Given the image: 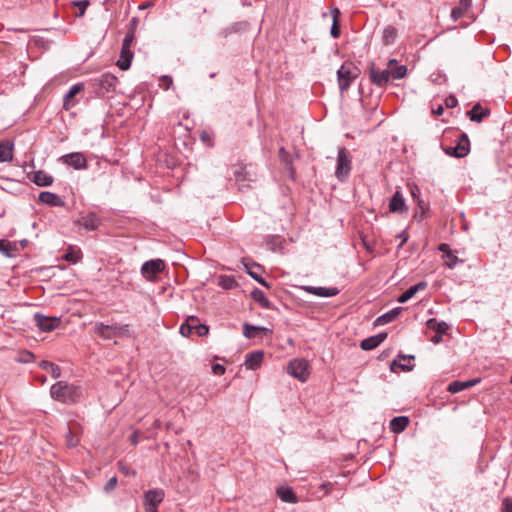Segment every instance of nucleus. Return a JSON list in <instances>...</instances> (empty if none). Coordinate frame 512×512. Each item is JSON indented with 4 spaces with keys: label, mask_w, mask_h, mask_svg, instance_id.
<instances>
[{
    "label": "nucleus",
    "mask_w": 512,
    "mask_h": 512,
    "mask_svg": "<svg viewBox=\"0 0 512 512\" xmlns=\"http://www.w3.org/2000/svg\"><path fill=\"white\" fill-rule=\"evenodd\" d=\"M50 395L56 401L73 404L81 398L82 389L78 385L59 381L51 386Z\"/></svg>",
    "instance_id": "f257e3e1"
},
{
    "label": "nucleus",
    "mask_w": 512,
    "mask_h": 512,
    "mask_svg": "<svg viewBox=\"0 0 512 512\" xmlns=\"http://www.w3.org/2000/svg\"><path fill=\"white\" fill-rule=\"evenodd\" d=\"M93 332L103 340H111L116 337H131L132 332L128 324H104L96 322L93 326Z\"/></svg>",
    "instance_id": "f03ea898"
},
{
    "label": "nucleus",
    "mask_w": 512,
    "mask_h": 512,
    "mask_svg": "<svg viewBox=\"0 0 512 512\" xmlns=\"http://www.w3.org/2000/svg\"><path fill=\"white\" fill-rule=\"evenodd\" d=\"M232 171L239 188L249 187L258 177L257 167L253 164L238 163L232 167Z\"/></svg>",
    "instance_id": "7ed1b4c3"
},
{
    "label": "nucleus",
    "mask_w": 512,
    "mask_h": 512,
    "mask_svg": "<svg viewBox=\"0 0 512 512\" xmlns=\"http://www.w3.org/2000/svg\"><path fill=\"white\" fill-rule=\"evenodd\" d=\"M359 76V69L353 63H344L337 70L338 86L344 93Z\"/></svg>",
    "instance_id": "20e7f679"
},
{
    "label": "nucleus",
    "mask_w": 512,
    "mask_h": 512,
    "mask_svg": "<svg viewBox=\"0 0 512 512\" xmlns=\"http://www.w3.org/2000/svg\"><path fill=\"white\" fill-rule=\"evenodd\" d=\"M352 169V157L349 151L342 147L339 148L337 154V165L335 169V177L340 181L344 182L349 177Z\"/></svg>",
    "instance_id": "39448f33"
},
{
    "label": "nucleus",
    "mask_w": 512,
    "mask_h": 512,
    "mask_svg": "<svg viewBox=\"0 0 512 512\" xmlns=\"http://www.w3.org/2000/svg\"><path fill=\"white\" fill-rule=\"evenodd\" d=\"M180 334L183 337H189L192 333L197 336H206L209 332V327L205 324L200 323L196 316L187 317L186 321L180 326Z\"/></svg>",
    "instance_id": "423d86ee"
},
{
    "label": "nucleus",
    "mask_w": 512,
    "mask_h": 512,
    "mask_svg": "<svg viewBox=\"0 0 512 512\" xmlns=\"http://www.w3.org/2000/svg\"><path fill=\"white\" fill-rule=\"evenodd\" d=\"M287 372L301 382H305L309 376V363L305 359H293L288 363Z\"/></svg>",
    "instance_id": "0eeeda50"
},
{
    "label": "nucleus",
    "mask_w": 512,
    "mask_h": 512,
    "mask_svg": "<svg viewBox=\"0 0 512 512\" xmlns=\"http://www.w3.org/2000/svg\"><path fill=\"white\" fill-rule=\"evenodd\" d=\"M470 150L469 139L466 134H462L455 146H450L444 148V151L447 155L453 156L456 158L465 157Z\"/></svg>",
    "instance_id": "6e6552de"
},
{
    "label": "nucleus",
    "mask_w": 512,
    "mask_h": 512,
    "mask_svg": "<svg viewBox=\"0 0 512 512\" xmlns=\"http://www.w3.org/2000/svg\"><path fill=\"white\" fill-rule=\"evenodd\" d=\"M165 268V263L161 259L146 261L141 267V273L147 280H152L157 274Z\"/></svg>",
    "instance_id": "1a4fd4ad"
},
{
    "label": "nucleus",
    "mask_w": 512,
    "mask_h": 512,
    "mask_svg": "<svg viewBox=\"0 0 512 512\" xmlns=\"http://www.w3.org/2000/svg\"><path fill=\"white\" fill-rule=\"evenodd\" d=\"M34 321L36 326L43 332H50L56 329L60 325V318L48 317L40 313L34 315Z\"/></svg>",
    "instance_id": "9d476101"
},
{
    "label": "nucleus",
    "mask_w": 512,
    "mask_h": 512,
    "mask_svg": "<svg viewBox=\"0 0 512 512\" xmlns=\"http://www.w3.org/2000/svg\"><path fill=\"white\" fill-rule=\"evenodd\" d=\"M95 82L98 85L97 93L104 95L115 90L118 80L113 74L105 73L96 79Z\"/></svg>",
    "instance_id": "9b49d317"
},
{
    "label": "nucleus",
    "mask_w": 512,
    "mask_h": 512,
    "mask_svg": "<svg viewBox=\"0 0 512 512\" xmlns=\"http://www.w3.org/2000/svg\"><path fill=\"white\" fill-rule=\"evenodd\" d=\"M369 77L374 85L378 87H384L389 82L390 70H379L375 67V64L372 63L369 67Z\"/></svg>",
    "instance_id": "f8f14e48"
},
{
    "label": "nucleus",
    "mask_w": 512,
    "mask_h": 512,
    "mask_svg": "<svg viewBox=\"0 0 512 512\" xmlns=\"http://www.w3.org/2000/svg\"><path fill=\"white\" fill-rule=\"evenodd\" d=\"M61 161L64 164L72 166L74 169L81 170L87 168V160L84 154L80 152H74L66 154L61 157Z\"/></svg>",
    "instance_id": "ddd939ff"
},
{
    "label": "nucleus",
    "mask_w": 512,
    "mask_h": 512,
    "mask_svg": "<svg viewBox=\"0 0 512 512\" xmlns=\"http://www.w3.org/2000/svg\"><path fill=\"white\" fill-rule=\"evenodd\" d=\"M84 90L83 83H77L70 87L63 98V108L68 111L76 105L75 96Z\"/></svg>",
    "instance_id": "4468645a"
},
{
    "label": "nucleus",
    "mask_w": 512,
    "mask_h": 512,
    "mask_svg": "<svg viewBox=\"0 0 512 512\" xmlns=\"http://www.w3.org/2000/svg\"><path fill=\"white\" fill-rule=\"evenodd\" d=\"M264 359V352L261 350L250 352L245 357L244 365L248 370H257L261 367Z\"/></svg>",
    "instance_id": "2eb2a0df"
},
{
    "label": "nucleus",
    "mask_w": 512,
    "mask_h": 512,
    "mask_svg": "<svg viewBox=\"0 0 512 512\" xmlns=\"http://www.w3.org/2000/svg\"><path fill=\"white\" fill-rule=\"evenodd\" d=\"M303 289L313 295L319 297H333L339 293V289L336 287H314V286H304Z\"/></svg>",
    "instance_id": "dca6fc26"
},
{
    "label": "nucleus",
    "mask_w": 512,
    "mask_h": 512,
    "mask_svg": "<svg viewBox=\"0 0 512 512\" xmlns=\"http://www.w3.org/2000/svg\"><path fill=\"white\" fill-rule=\"evenodd\" d=\"M387 337V333H379L361 341L360 347L365 350H373L378 347Z\"/></svg>",
    "instance_id": "f3484780"
},
{
    "label": "nucleus",
    "mask_w": 512,
    "mask_h": 512,
    "mask_svg": "<svg viewBox=\"0 0 512 512\" xmlns=\"http://www.w3.org/2000/svg\"><path fill=\"white\" fill-rule=\"evenodd\" d=\"M164 491L162 489H151L144 494L145 504L158 506L164 499Z\"/></svg>",
    "instance_id": "a211bd4d"
},
{
    "label": "nucleus",
    "mask_w": 512,
    "mask_h": 512,
    "mask_svg": "<svg viewBox=\"0 0 512 512\" xmlns=\"http://www.w3.org/2000/svg\"><path fill=\"white\" fill-rule=\"evenodd\" d=\"M132 59L133 52L131 51V48L122 45L117 66L123 71L128 70L131 66Z\"/></svg>",
    "instance_id": "6ab92c4d"
},
{
    "label": "nucleus",
    "mask_w": 512,
    "mask_h": 512,
    "mask_svg": "<svg viewBox=\"0 0 512 512\" xmlns=\"http://www.w3.org/2000/svg\"><path fill=\"white\" fill-rule=\"evenodd\" d=\"M247 273L263 286L269 287L267 282L262 278V267L256 263L244 262Z\"/></svg>",
    "instance_id": "aec40b11"
},
{
    "label": "nucleus",
    "mask_w": 512,
    "mask_h": 512,
    "mask_svg": "<svg viewBox=\"0 0 512 512\" xmlns=\"http://www.w3.org/2000/svg\"><path fill=\"white\" fill-rule=\"evenodd\" d=\"M406 209L407 208L402 193L400 191H396L393 197L390 199L389 210L393 213H401Z\"/></svg>",
    "instance_id": "412c9836"
},
{
    "label": "nucleus",
    "mask_w": 512,
    "mask_h": 512,
    "mask_svg": "<svg viewBox=\"0 0 512 512\" xmlns=\"http://www.w3.org/2000/svg\"><path fill=\"white\" fill-rule=\"evenodd\" d=\"M39 201L54 207H61L64 205V202L57 194L49 191L41 192L39 194Z\"/></svg>",
    "instance_id": "4be33fe9"
},
{
    "label": "nucleus",
    "mask_w": 512,
    "mask_h": 512,
    "mask_svg": "<svg viewBox=\"0 0 512 512\" xmlns=\"http://www.w3.org/2000/svg\"><path fill=\"white\" fill-rule=\"evenodd\" d=\"M427 287V283L422 281V282H419L413 286H411L410 288H408L398 299L397 301L399 303H405L407 302L409 299H411L417 292L419 291H422L424 289H426Z\"/></svg>",
    "instance_id": "5701e85b"
},
{
    "label": "nucleus",
    "mask_w": 512,
    "mask_h": 512,
    "mask_svg": "<svg viewBox=\"0 0 512 512\" xmlns=\"http://www.w3.org/2000/svg\"><path fill=\"white\" fill-rule=\"evenodd\" d=\"M32 181L39 187H47L53 183V177L40 170L33 174Z\"/></svg>",
    "instance_id": "b1692460"
},
{
    "label": "nucleus",
    "mask_w": 512,
    "mask_h": 512,
    "mask_svg": "<svg viewBox=\"0 0 512 512\" xmlns=\"http://www.w3.org/2000/svg\"><path fill=\"white\" fill-rule=\"evenodd\" d=\"M468 116L471 121L480 123L485 117L489 115L488 109H483L480 104H476L468 111Z\"/></svg>",
    "instance_id": "393cba45"
},
{
    "label": "nucleus",
    "mask_w": 512,
    "mask_h": 512,
    "mask_svg": "<svg viewBox=\"0 0 512 512\" xmlns=\"http://www.w3.org/2000/svg\"><path fill=\"white\" fill-rule=\"evenodd\" d=\"M479 380H469V381H453L449 384L447 390L452 393H458L465 389H468L478 383Z\"/></svg>",
    "instance_id": "a878e982"
},
{
    "label": "nucleus",
    "mask_w": 512,
    "mask_h": 512,
    "mask_svg": "<svg viewBox=\"0 0 512 512\" xmlns=\"http://www.w3.org/2000/svg\"><path fill=\"white\" fill-rule=\"evenodd\" d=\"M80 224L87 230H95L100 224V219L94 213H89L79 220Z\"/></svg>",
    "instance_id": "bb28decb"
},
{
    "label": "nucleus",
    "mask_w": 512,
    "mask_h": 512,
    "mask_svg": "<svg viewBox=\"0 0 512 512\" xmlns=\"http://www.w3.org/2000/svg\"><path fill=\"white\" fill-rule=\"evenodd\" d=\"M403 311L402 307H396L392 310L384 313L383 315L379 316L376 320L377 324L385 325L392 321H394Z\"/></svg>",
    "instance_id": "cd10ccee"
},
{
    "label": "nucleus",
    "mask_w": 512,
    "mask_h": 512,
    "mask_svg": "<svg viewBox=\"0 0 512 512\" xmlns=\"http://www.w3.org/2000/svg\"><path fill=\"white\" fill-rule=\"evenodd\" d=\"M408 424H409V419L407 417H405V416L394 417L390 421V429L394 433H401L402 431H404L406 429Z\"/></svg>",
    "instance_id": "c85d7f7f"
},
{
    "label": "nucleus",
    "mask_w": 512,
    "mask_h": 512,
    "mask_svg": "<svg viewBox=\"0 0 512 512\" xmlns=\"http://www.w3.org/2000/svg\"><path fill=\"white\" fill-rule=\"evenodd\" d=\"M13 157V144L9 141L0 142V162H7L12 160Z\"/></svg>",
    "instance_id": "c756f323"
},
{
    "label": "nucleus",
    "mask_w": 512,
    "mask_h": 512,
    "mask_svg": "<svg viewBox=\"0 0 512 512\" xmlns=\"http://www.w3.org/2000/svg\"><path fill=\"white\" fill-rule=\"evenodd\" d=\"M262 332L268 333V332H270V330L265 327H261V326H253V325H249V324L243 325V335L246 338H255Z\"/></svg>",
    "instance_id": "7c9ffc66"
},
{
    "label": "nucleus",
    "mask_w": 512,
    "mask_h": 512,
    "mask_svg": "<svg viewBox=\"0 0 512 512\" xmlns=\"http://www.w3.org/2000/svg\"><path fill=\"white\" fill-rule=\"evenodd\" d=\"M414 356L411 355H399L397 359L393 361V364L398 366L403 371H410L413 368L412 361Z\"/></svg>",
    "instance_id": "2f4dec72"
},
{
    "label": "nucleus",
    "mask_w": 512,
    "mask_h": 512,
    "mask_svg": "<svg viewBox=\"0 0 512 512\" xmlns=\"http://www.w3.org/2000/svg\"><path fill=\"white\" fill-rule=\"evenodd\" d=\"M397 29L393 26H386L382 31V42L384 45H391L396 41Z\"/></svg>",
    "instance_id": "473e14b6"
},
{
    "label": "nucleus",
    "mask_w": 512,
    "mask_h": 512,
    "mask_svg": "<svg viewBox=\"0 0 512 512\" xmlns=\"http://www.w3.org/2000/svg\"><path fill=\"white\" fill-rule=\"evenodd\" d=\"M277 494L283 502L296 503L297 497L294 491L288 487H280L277 489Z\"/></svg>",
    "instance_id": "72a5a7b5"
},
{
    "label": "nucleus",
    "mask_w": 512,
    "mask_h": 512,
    "mask_svg": "<svg viewBox=\"0 0 512 512\" xmlns=\"http://www.w3.org/2000/svg\"><path fill=\"white\" fill-rule=\"evenodd\" d=\"M251 296H252V298L254 299V301H256L257 303H259V305H260L262 308H265V309H269V308H271V303H270V301L268 300V298L266 297L265 293H264L261 289L255 288V289L251 292Z\"/></svg>",
    "instance_id": "f704fd0d"
},
{
    "label": "nucleus",
    "mask_w": 512,
    "mask_h": 512,
    "mask_svg": "<svg viewBox=\"0 0 512 512\" xmlns=\"http://www.w3.org/2000/svg\"><path fill=\"white\" fill-rule=\"evenodd\" d=\"M39 367L45 371H47L48 373L51 374V376L53 378H59L61 376V369L58 365L50 362V361H46V360H43L39 363Z\"/></svg>",
    "instance_id": "c9c22d12"
},
{
    "label": "nucleus",
    "mask_w": 512,
    "mask_h": 512,
    "mask_svg": "<svg viewBox=\"0 0 512 512\" xmlns=\"http://www.w3.org/2000/svg\"><path fill=\"white\" fill-rule=\"evenodd\" d=\"M330 14H331L332 20H333L330 34L333 38H338L340 36V30H339L340 11L338 8H333L330 10Z\"/></svg>",
    "instance_id": "e433bc0d"
},
{
    "label": "nucleus",
    "mask_w": 512,
    "mask_h": 512,
    "mask_svg": "<svg viewBox=\"0 0 512 512\" xmlns=\"http://www.w3.org/2000/svg\"><path fill=\"white\" fill-rule=\"evenodd\" d=\"M426 325L429 329L436 331L438 334H444L449 329V325L446 322H439L435 318L429 319Z\"/></svg>",
    "instance_id": "4c0bfd02"
},
{
    "label": "nucleus",
    "mask_w": 512,
    "mask_h": 512,
    "mask_svg": "<svg viewBox=\"0 0 512 512\" xmlns=\"http://www.w3.org/2000/svg\"><path fill=\"white\" fill-rule=\"evenodd\" d=\"M390 70V77L396 80L403 79L407 75V66L398 65Z\"/></svg>",
    "instance_id": "58836bf2"
},
{
    "label": "nucleus",
    "mask_w": 512,
    "mask_h": 512,
    "mask_svg": "<svg viewBox=\"0 0 512 512\" xmlns=\"http://www.w3.org/2000/svg\"><path fill=\"white\" fill-rule=\"evenodd\" d=\"M444 258V261H445V265L449 268V269H454L457 264L459 263H463V260H460L457 255L455 254L454 251H452L451 253H448Z\"/></svg>",
    "instance_id": "ea45409f"
},
{
    "label": "nucleus",
    "mask_w": 512,
    "mask_h": 512,
    "mask_svg": "<svg viewBox=\"0 0 512 512\" xmlns=\"http://www.w3.org/2000/svg\"><path fill=\"white\" fill-rule=\"evenodd\" d=\"M79 443V435L74 432L72 427H69L66 433V444L68 447H75Z\"/></svg>",
    "instance_id": "a19ab883"
},
{
    "label": "nucleus",
    "mask_w": 512,
    "mask_h": 512,
    "mask_svg": "<svg viewBox=\"0 0 512 512\" xmlns=\"http://www.w3.org/2000/svg\"><path fill=\"white\" fill-rule=\"evenodd\" d=\"M64 259L71 263H77L81 259V253L70 249L65 253Z\"/></svg>",
    "instance_id": "79ce46f5"
},
{
    "label": "nucleus",
    "mask_w": 512,
    "mask_h": 512,
    "mask_svg": "<svg viewBox=\"0 0 512 512\" xmlns=\"http://www.w3.org/2000/svg\"><path fill=\"white\" fill-rule=\"evenodd\" d=\"M173 84V79L170 76L164 75L160 78L159 86L164 89L168 90Z\"/></svg>",
    "instance_id": "37998d69"
},
{
    "label": "nucleus",
    "mask_w": 512,
    "mask_h": 512,
    "mask_svg": "<svg viewBox=\"0 0 512 512\" xmlns=\"http://www.w3.org/2000/svg\"><path fill=\"white\" fill-rule=\"evenodd\" d=\"M11 249H12V244L9 241L0 240V252H2L4 255L10 257L11 256V253H10Z\"/></svg>",
    "instance_id": "c03bdc74"
},
{
    "label": "nucleus",
    "mask_w": 512,
    "mask_h": 512,
    "mask_svg": "<svg viewBox=\"0 0 512 512\" xmlns=\"http://www.w3.org/2000/svg\"><path fill=\"white\" fill-rule=\"evenodd\" d=\"M465 11H466V9H464L463 7H455L451 11V18L454 21H457L459 18H461L464 15Z\"/></svg>",
    "instance_id": "a18cd8bd"
},
{
    "label": "nucleus",
    "mask_w": 512,
    "mask_h": 512,
    "mask_svg": "<svg viewBox=\"0 0 512 512\" xmlns=\"http://www.w3.org/2000/svg\"><path fill=\"white\" fill-rule=\"evenodd\" d=\"M74 5L79 7V9H80V11L77 14V16L78 17H82L84 15V13H85L86 8L89 5V1L83 0V1L74 2Z\"/></svg>",
    "instance_id": "49530a36"
},
{
    "label": "nucleus",
    "mask_w": 512,
    "mask_h": 512,
    "mask_svg": "<svg viewBox=\"0 0 512 512\" xmlns=\"http://www.w3.org/2000/svg\"><path fill=\"white\" fill-rule=\"evenodd\" d=\"M116 485H117V478L116 477H112V478H110L108 480V482L104 486V491L109 493V492H111L112 490L115 489Z\"/></svg>",
    "instance_id": "de8ad7c7"
},
{
    "label": "nucleus",
    "mask_w": 512,
    "mask_h": 512,
    "mask_svg": "<svg viewBox=\"0 0 512 512\" xmlns=\"http://www.w3.org/2000/svg\"><path fill=\"white\" fill-rule=\"evenodd\" d=\"M502 512H512V499L505 498L502 502Z\"/></svg>",
    "instance_id": "09e8293b"
},
{
    "label": "nucleus",
    "mask_w": 512,
    "mask_h": 512,
    "mask_svg": "<svg viewBox=\"0 0 512 512\" xmlns=\"http://www.w3.org/2000/svg\"><path fill=\"white\" fill-rule=\"evenodd\" d=\"M133 40H134V33L133 32H129L124 37L122 45L131 48Z\"/></svg>",
    "instance_id": "8fccbe9b"
},
{
    "label": "nucleus",
    "mask_w": 512,
    "mask_h": 512,
    "mask_svg": "<svg viewBox=\"0 0 512 512\" xmlns=\"http://www.w3.org/2000/svg\"><path fill=\"white\" fill-rule=\"evenodd\" d=\"M212 371L215 375H223L224 374V365L214 364L212 366Z\"/></svg>",
    "instance_id": "3c124183"
},
{
    "label": "nucleus",
    "mask_w": 512,
    "mask_h": 512,
    "mask_svg": "<svg viewBox=\"0 0 512 512\" xmlns=\"http://www.w3.org/2000/svg\"><path fill=\"white\" fill-rule=\"evenodd\" d=\"M438 250L443 253V257H445L448 253H451L452 250L450 249L449 245L446 243H442L439 245Z\"/></svg>",
    "instance_id": "603ef678"
},
{
    "label": "nucleus",
    "mask_w": 512,
    "mask_h": 512,
    "mask_svg": "<svg viewBox=\"0 0 512 512\" xmlns=\"http://www.w3.org/2000/svg\"><path fill=\"white\" fill-rule=\"evenodd\" d=\"M445 103H446L447 107L453 108L457 105L458 101H457L456 97L450 96L449 98L446 99Z\"/></svg>",
    "instance_id": "864d4df0"
},
{
    "label": "nucleus",
    "mask_w": 512,
    "mask_h": 512,
    "mask_svg": "<svg viewBox=\"0 0 512 512\" xmlns=\"http://www.w3.org/2000/svg\"><path fill=\"white\" fill-rule=\"evenodd\" d=\"M130 440L133 445H137L138 444V433L134 432L133 434H131Z\"/></svg>",
    "instance_id": "5fc2aeb1"
},
{
    "label": "nucleus",
    "mask_w": 512,
    "mask_h": 512,
    "mask_svg": "<svg viewBox=\"0 0 512 512\" xmlns=\"http://www.w3.org/2000/svg\"><path fill=\"white\" fill-rule=\"evenodd\" d=\"M397 63L398 62H397L396 59H390L388 61V63H387V68L386 69H391V68H394V67L398 66Z\"/></svg>",
    "instance_id": "6e6d98bb"
},
{
    "label": "nucleus",
    "mask_w": 512,
    "mask_h": 512,
    "mask_svg": "<svg viewBox=\"0 0 512 512\" xmlns=\"http://www.w3.org/2000/svg\"><path fill=\"white\" fill-rule=\"evenodd\" d=\"M460 2V7H463L464 9H467L471 3H470V0H459Z\"/></svg>",
    "instance_id": "4d7b16f0"
},
{
    "label": "nucleus",
    "mask_w": 512,
    "mask_h": 512,
    "mask_svg": "<svg viewBox=\"0 0 512 512\" xmlns=\"http://www.w3.org/2000/svg\"><path fill=\"white\" fill-rule=\"evenodd\" d=\"M201 139H202L203 142L208 143V141L210 139L208 132L203 131L201 133Z\"/></svg>",
    "instance_id": "13d9d810"
},
{
    "label": "nucleus",
    "mask_w": 512,
    "mask_h": 512,
    "mask_svg": "<svg viewBox=\"0 0 512 512\" xmlns=\"http://www.w3.org/2000/svg\"><path fill=\"white\" fill-rule=\"evenodd\" d=\"M442 335H443V334H438V333H436V335H434V336L432 337V339H431V340H432V342H433V343H439V342L442 340Z\"/></svg>",
    "instance_id": "bf43d9fd"
},
{
    "label": "nucleus",
    "mask_w": 512,
    "mask_h": 512,
    "mask_svg": "<svg viewBox=\"0 0 512 512\" xmlns=\"http://www.w3.org/2000/svg\"><path fill=\"white\" fill-rule=\"evenodd\" d=\"M145 510L146 512H157V506H151L148 504H145Z\"/></svg>",
    "instance_id": "052dcab7"
},
{
    "label": "nucleus",
    "mask_w": 512,
    "mask_h": 512,
    "mask_svg": "<svg viewBox=\"0 0 512 512\" xmlns=\"http://www.w3.org/2000/svg\"><path fill=\"white\" fill-rule=\"evenodd\" d=\"M398 238L401 239L400 245H403L407 241V239H408V237L405 235V232L400 233L398 235Z\"/></svg>",
    "instance_id": "680f3d73"
},
{
    "label": "nucleus",
    "mask_w": 512,
    "mask_h": 512,
    "mask_svg": "<svg viewBox=\"0 0 512 512\" xmlns=\"http://www.w3.org/2000/svg\"><path fill=\"white\" fill-rule=\"evenodd\" d=\"M32 358H33V354H32V353H30V352H27V353H26V355H25V358H23L21 361H22V362L27 363V362H29Z\"/></svg>",
    "instance_id": "e2e57ef3"
},
{
    "label": "nucleus",
    "mask_w": 512,
    "mask_h": 512,
    "mask_svg": "<svg viewBox=\"0 0 512 512\" xmlns=\"http://www.w3.org/2000/svg\"><path fill=\"white\" fill-rule=\"evenodd\" d=\"M225 283H226V289L230 288L231 285L234 283V280L231 279L230 277H227L226 276V280H225Z\"/></svg>",
    "instance_id": "0e129e2a"
},
{
    "label": "nucleus",
    "mask_w": 512,
    "mask_h": 512,
    "mask_svg": "<svg viewBox=\"0 0 512 512\" xmlns=\"http://www.w3.org/2000/svg\"><path fill=\"white\" fill-rule=\"evenodd\" d=\"M433 112L436 115H441L443 113V107L441 105H439L435 110H433Z\"/></svg>",
    "instance_id": "69168bd1"
},
{
    "label": "nucleus",
    "mask_w": 512,
    "mask_h": 512,
    "mask_svg": "<svg viewBox=\"0 0 512 512\" xmlns=\"http://www.w3.org/2000/svg\"><path fill=\"white\" fill-rule=\"evenodd\" d=\"M218 285L224 288V276L221 275L218 277Z\"/></svg>",
    "instance_id": "338daca9"
},
{
    "label": "nucleus",
    "mask_w": 512,
    "mask_h": 512,
    "mask_svg": "<svg viewBox=\"0 0 512 512\" xmlns=\"http://www.w3.org/2000/svg\"><path fill=\"white\" fill-rule=\"evenodd\" d=\"M286 154H287V152H286L285 148H284V147H281V148L279 149V155H280V157H284Z\"/></svg>",
    "instance_id": "774afa93"
}]
</instances>
